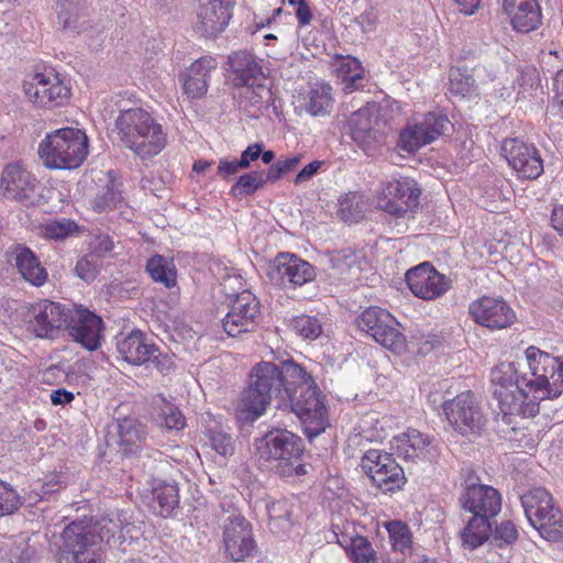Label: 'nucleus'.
I'll list each match as a JSON object with an SVG mask.
<instances>
[{
  "label": "nucleus",
  "instance_id": "50",
  "mask_svg": "<svg viewBox=\"0 0 563 563\" xmlns=\"http://www.w3.org/2000/svg\"><path fill=\"white\" fill-rule=\"evenodd\" d=\"M292 329L297 334L310 340L317 339L322 332V327L318 318L306 314L294 319Z\"/></svg>",
  "mask_w": 563,
  "mask_h": 563
},
{
  "label": "nucleus",
  "instance_id": "14",
  "mask_svg": "<svg viewBox=\"0 0 563 563\" xmlns=\"http://www.w3.org/2000/svg\"><path fill=\"white\" fill-rule=\"evenodd\" d=\"M260 300L249 290L238 294L231 302L230 310L222 319L223 330L230 336L255 331L261 321Z\"/></svg>",
  "mask_w": 563,
  "mask_h": 563
},
{
  "label": "nucleus",
  "instance_id": "28",
  "mask_svg": "<svg viewBox=\"0 0 563 563\" xmlns=\"http://www.w3.org/2000/svg\"><path fill=\"white\" fill-rule=\"evenodd\" d=\"M117 350L129 364L141 365L150 361L157 347L147 342L142 331L134 330L118 341Z\"/></svg>",
  "mask_w": 563,
  "mask_h": 563
},
{
  "label": "nucleus",
  "instance_id": "38",
  "mask_svg": "<svg viewBox=\"0 0 563 563\" xmlns=\"http://www.w3.org/2000/svg\"><path fill=\"white\" fill-rule=\"evenodd\" d=\"M153 500L157 505V512L168 517L179 503L178 487L175 483H163L153 488Z\"/></svg>",
  "mask_w": 563,
  "mask_h": 563
},
{
  "label": "nucleus",
  "instance_id": "55",
  "mask_svg": "<svg viewBox=\"0 0 563 563\" xmlns=\"http://www.w3.org/2000/svg\"><path fill=\"white\" fill-rule=\"evenodd\" d=\"M333 533L336 542L347 552L356 544V538H362L356 533L353 522H346L343 526L333 525Z\"/></svg>",
  "mask_w": 563,
  "mask_h": 563
},
{
  "label": "nucleus",
  "instance_id": "58",
  "mask_svg": "<svg viewBox=\"0 0 563 563\" xmlns=\"http://www.w3.org/2000/svg\"><path fill=\"white\" fill-rule=\"evenodd\" d=\"M521 92H528L537 89L540 85V74L534 66H527L520 71L517 79Z\"/></svg>",
  "mask_w": 563,
  "mask_h": 563
},
{
  "label": "nucleus",
  "instance_id": "10",
  "mask_svg": "<svg viewBox=\"0 0 563 563\" xmlns=\"http://www.w3.org/2000/svg\"><path fill=\"white\" fill-rule=\"evenodd\" d=\"M23 90L34 106L53 109L62 107L70 98V88L54 69H44L24 80Z\"/></svg>",
  "mask_w": 563,
  "mask_h": 563
},
{
  "label": "nucleus",
  "instance_id": "63",
  "mask_svg": "<svg viewBox=\"0 0 563 563\" xmlns=\"http://www.w3.org/2000/svg\"><path fill=\"white\" fill-rule=\"evenodd\" d=\"M296 16L301 26L308 25L311 22L312 13L306 0L297 1Z\"/></svg>",
  "mask_w": 563,
  "mask_h": 563
},
{
  "label": "nucleus",
  "instance_id": "57",
  "mask_svg": "<svg viewBox=\"0 0 563 563\" xmlns=\"http://www.w3.org/2000/svg\"><path fill=\"white\" fill-rule=\"evenodd\" d=\"M210 444L217 453L224 457L234 453L233 440L228 433L213 431L210 435Z\"/></svg>",
  "mask_w": 563,
  "mask_h": 563
},
{
  "label": "nucleus",
  "instance_id": "8",
  "mask_svg": "<svg viewBox=\"0 0 563 563\" xmlns=\"http://www.w3.org/2000/svg\"><path fill=\"white\" fill-rule=\"evenodd\" d=\"M453 430L463 437H479L485 430L486 417L472 391H464L442 405Z\"/></svg>",
  "mask_w": 563,
  "mask_h": 563
},
{
  "label": "nucleus",
  "instance_id": "34",
  "mask_svg": "<svg viewBox=\"0 0 563 563\" xmlns=\"http://www.w3.org/2000/svg\"><path fill=\"white\" fill-rule=\"evenodd\" d=\"M429 443L427 435L416 429H410L394 439L393 448L404 460H415L423 455Z\"/></svg>",
  "mask_w": 563,
  "mask_h": 563
},
{
  "label": "nucleus",
  "instance_id": "60",
  "mask_svg": "<svg viewBox=\"0 0 563 563\" xmlns=\"http://www.w3.org/2000/svg\"><path fill=\"white\" fill-rule=\"evenodd\" d=\"M148 362H151L161 373L169 372L174 365L173 358L168 354L162 353L158 349L153 355H151Z\"/></svg>",
  "mask_w": 563,
  "mask_h": 563
},
{
  "label": "nucleus",
  "instance_id": "39",
  "mask_svg": "<svg viewBox=\"0 0 563 563\" xmlns=\"http://www.w3.org/2000/svg\"><path fill=\"white\" fill-rule=\"evenodd\" d=\"M333 276L347 282L352 279L360 271L357 256L351 251H338L330 257Z\"/></svg>",
  "mask_w": 563,
  "mask_h": 563
},
{
  "label": "nucleus",
  "instance_id": "16",
  "mask_svg": "<svg viewBox=\"0 0 563 563\" xmlns=\"http://www.w3.org/2000/svg\"><path fill=\"white\" fill-rule=\"evenodd\" d=\"M68 312L64 306L49 300L34 303L30 310L27 331L40 339H55L66 325Z\"/></svg>",
  "mask_w": 563,
  "mask_h": 563
},
{
  "label": "nucleus",
  "instance_id": "3",
  "mask_svg": "<svg viewBox=\"0 0 563 563\" xmlns=\"http://www.w3.org/2000/svg\"><path fill=\"white\" fill-rule=\"evenodd\" d=\"M114 125L121 143L141 159L156 156L166 146L162 125L142 108L120 110Z\"/></svg>",
  "mask_w": 563,
  "mask_h": 563
},
{
  "label": "nucleus",
  "instance_id": "32",
  "mask_svg": "<svg viewBox=\"0 0 563 563\" xmlns=\"http://www.w3.org/2000/svg\"><path fill=\"white\" fill-rule=\"evenodd\" d=\"M119 444L124 454L136 453L145 443L146 428L139 420L124 418L118 422Z\"/></svg>",
  "mask_w": 563,
  "mask_h": 563
},
{
  "label": "nucleus",
  "instance_id": "61",
  "mask_svg": "<svg viewBox=\"0 0 563 563\" xmlns=\"http://www.w3.org/2000/svg\"><path fill=\"white\" fill-rule=\"evenodd\" d=\"M240 169H243L240 166V162L236 159L229 161L227 158H222L219 161L218 165V175L223 179L229 178L232 175H235Z\"/></svg>",
  "mask_w": 563,
  "mask_h": 563
},
{
  "label": "nucleus",
  "instance_id": "4",
  "mask_svg": "<svg viewBox=\"0 0 563 563\" xmlns=\"http://www.w3.org/2000/svg\"><path fill=\"white\" fill-rule=\"evenodd\" d=\"M38 155L47 168H78L88 155V137L75 128L55 130L40 143Z\"/></svg>",
  "mask_w": 563,
  "mask_h": 563
},
{
  "label": "nucleus",
  "instance_id": "24",
  "mask_svg": "<svg viewBox=\"0 0 563 563\" xmlns=\"http://www.w3.org/2000/svg\"><path fill=\"white\" fill-rule=\"evenodd\" d=\"M229 78L235 87L263 88L264 73L257 58L247 51H238L228 58Z\"/></svg>",
  "mask_w": 563,
  "mask_h": 563
},
{
  "label": "nucleus",
  "instance_id": "2",
  "mask_svg": "<svg viewBox=\"0 0 563 563\" xmlns=\"http://www.w3.org/2000/svg\"><path fill=\"white\" fill-rule=\"evenodd\" d=\"M255 448L260 467L280 477L306 474L302 440L295 433L286 429H272L256 439Z\"/></svg>",
  "mask_w": 563,
  "mask_h": 563
},
{
  "label": "nucleus",
  "instance_id": "35",
  "mask_svg": "<svg viewBox=\"0 0 563 563\" xmlns=\"http://www.w3.org/2000/svg\"><path fill=\"white\" fill-rule=\"evenodd\" d=\"M492 520L481 516H472L461 532L462 543L465 548L474 550L489 539Z\"/></svg>",
  "mask_w": 563,
  "mask_h": 563
},
{
  "label": "nucleus",
  "instance_id": "27",
  "mask_svg": "<svg viewBox=\"0 0 563 563\" xmlns=\"http://www.w3.org/2000/svg\"><path fill=\"white\" fill-rule=\"evenodd\" d=\"M217 69L211 56H203L190 65L183 75L184 92L191 99L201 98L208 90L210 73Z\"/></svg>",
  "mask_w": 563,
  "mask_h": 563
},
{
  "label": "nucleus",
  "instance_id": "64",
  "mask_svg": "<svg viewBox=\"0 0 563 563\" xmlns=\"http://www.w3.org/2000/svg\"><path fill=\"white\" fill-rule=\"evenodd\" d=\"M71 561L74 563H103L101 554L91 549L82 553H77Z\"/></svg>",
  "mask_w": 563,
  "mask_h": 563
},
{
  "label": "nucleus",
  "instance_id": "54",
  "mask_svg": "<svg viewBox=\"0 0 563 563\" xmlns=\"http://www.w3.org/2000/svg\"><path fill=\"white\" fill-rule=\"evenodd\" d=\"M21 505L20 497L10 485L0 481V517L10 515Z\"/></svg>",
  "mask_w": 563,
  "mask_h": 563
},
{
  "label": "nucleus",
  "instance_id": "13",
  "mask_svg": "<svg viewBox=\"0 0 563 563\" xmlns=\"http://www.w3.org/2000/svg\"><path fill=\"white\" fill-rule=\"evenodd\" d=\"M449 125L451 123L445 114L429 112L420 121L408 123L402 129L398 147L407 153H415L444 134Z\"/></svg>",
  "mask_w": 563,
  "mask_h": 563
},
{
  "label": "nucleus",
  "instance_id": "40",
  "mask_svg": "<svg viewBox=\"0 0 563 563\" xmlns=\"http://www.w3.org/2000/svg\"><path fill=\"white\" fill-rule=\"evenodd\" d=\"M475 90V79L466 67H452L449 73V91L464 98Z\"/></svg>",
  "mask_w": 563,
  "mask_h": 563
},
{
  "label": "nucleus",
  "instance_id": "47",
  "mask_svg": "<svg viewBox=\"0 0 563 563\" xmlns=\"http://www.w3.org/2000/svg\"><path fill=\"white\" fill-rule=\"evenodd\" d=\"M124 528L121 525L120 520L106 519L103 518L98 527L92 528V532L98 533V538L101 542H106L107 544H117V541L124 540Z\"/></svg>",
  "mask_w": 563,
  "mask_h": 563
},
{
  "label": "nucleus",
  "instance_id": "7",
  "mask_svg": "<svg viewBox=\"0 0 563 563\" xmlns=\"http://www.w3.org/2000/svg\"><path fill=\"white\" fill-rule=\"evenodd\" d=\"M249 378L272 398L286 399L289 393L296 390V384L305 383V368L292 360L280 365L261 362L252 368Z\"/></svg>",
  "mask_w": 563,
  "mask_h": 563
},
{
  "label": "nucleus",
  "instance_id": "46",
  "mask_svg": "<svg viewBox=\"0 0 563 563\" xmlns=\"http://www.w3.org/2000/svg\"><path fill=\"white\" fill-rule=\"evenodd\" d=\"M266 184L263 172H252L241 175L231 188L233 197L251 196Z\"/></svg>",
  "mask_w": 563,
  "mask_h": 563
},
{
  "label": "nucleus",
  "instance_id": "15",
  "mask_svg": "<svg viewBox=\"0 0 563 563\" xmlns=\"http://www.w3.org/2000/svg\"><path fill=\"white\" fill-rule=\"evenodd\" d=\"M420 189L410 178L393 179L382 189L378 206L384 211L404 217L419 205Z\"/></svg>",
  "mask_w": 563,
  "mask_h": 563
},
{
  "label": "nucleus",
  "instance_id": "29",
  "mask_svg": "<svg viewBox=\"0 0 563 563\" xmlns=\"http://www.w3.org/2000/svg\"><path fill=\"white\" fill-rule=\"evenodd\" d=\"M97 537L92 528L82 521H73L62 533V552H67L74 559L77 553L90 550L96 544Z\"/></svg>",
  "mask_w": 563,
  "mask_h": 563
},
{
  "label": "nucleus",
  "instance_id": "5",
  "mask_svg": "<svg viewBox=\"0 0 563 563\" xmlns=\"http://www.w3.org/2000/svg\"><path fill=\"white\" fill-rule=\"evenodd\" d=\"M295 391L289 393L291 411L299 418L303 432L311 441L329 426L328 407L324 397L314 380L305 371V383L296 384Z\"/></svg>",
  "mask_w": 563,
  "mask_h": 563
},
{
  "label": "nucleus",
  "instance_id": "6",
  "mask_svg": "<svg viewBox=\"0 0 563 563\" xmlns=\"http://www.w3.org/2000/svg\"><path fill=\"white\" fill-rule=\"evenodd\" d=\"M520 501L528 521L542 538L551 542L563 539V514L554 506L547 489L532 488L520 497Z\"/></svg>",
  "mask_w": 563,
  "mask_h": 563
},
{
  "label": "nucleus",
  "instance_id": "48",
  "mask_svg": "<svg viewBox=\"0 0 563 563\" xmlns=\"http://www.w3.org/2000/svg\"><path fill=\"white\" fill-rule=\"evenodd\" d=\"M517 527L509 520L501 521L490 533V544L503 548L514 544L518 539Z\"/></svg>",
  "mask_w": 563,
  "mask_h": 563
},
{
  "label": "nucleus",
  "instance_id": "36",
  "mask_svg": "<svg viewBox=\"0 0 563 563\" xmlns=\"http://www.w3.org/2000/svg\"><path fill=\"white\" fill-rule=\"evenodd\" d=\"M146 271L156 283L163 284L166 288L176 286L177 271L173 260L155 255L147 261Z\"/></svg>",
  "mask_w": 563,
  "mask_h": 563
},
{
  "label": "nucleus",
  "instance_id": "9",
  "mask_svg": "<svg viewBox=\"0 0 563 563\" xmlns=\"http://www.w3.org/2000/svg\"><path fill=\"white\" fill-rule=\"evenodd\" d=\"M265 273L271 284L285 291L295 290L316 278L314 267L290 252H279L267 263Z\"/></svg>",
  "mask_w": 563,
  "mask_h": 563
},
{
  "label": "nucleus",
  "instance_id": "31",
  "mask_svg": "<svg viewBox=\"0 0 563 563\" xmlns=\"http://www.w3.org/2000/svg\"><path fill=\"white\" fill-rule=\"evenodd\" d=\"M14 262L22 277L33 286L40 287L46 283L47 271L41 264L35 253L29 247L16 246Z\"/></svg>",
  "mask_w": 563,
  "mask_h": 563
},
{
  "label": "nucleus",
  "instance_id": "45",
  "mask_svg": "<svg viewBox=\"0 0 563 563\" xmlns=\"http://www.w3.org/2000/svg\"><path fill=\"white\" fill-rule=\"evenodd\" d=\"M365 210L363 196L357 192H350L340 199L339 213L346 222H357L363 218Z\"/></svg>",
  "mask_w": 563,
  "mask_h": 563
},
{
  "label": "nucleus",
  "instance_id": "11",
  "mask_svg": "<svg viewBox=\"0 0 563 563\" xmlns=\"http://www.w3.org/2000/svg\"><path fill=\"white\" fill-rule=\"evenodd\" d=\"M353 141L365 152L375 150L386 143L387 123L379 118L377 103H367L353 112L349 120Z\"/></svg>",
  "mask_w": 563,
  "mask_h": 563
},
{
  "label": "nucleus",
  "instance_id": "43",
  "mask_svg": "<svg viewBox=\"0 0 563 563\" xmlns=\"http://www.w3.org/2000/svg\"><path fill=\"white\" fill-rule=\"evenodd\" d=\"M58 23L64 30H76L84 10V0H58Z\"/></svg>",
  "mask_w": 563,
  "mask_h": 563
},
{
  "label": "nucleus",
  "instance_id": "53",
  "mask_svg": "<svg viewBox=\"0 0 563 563\" xmlns=\"http://www.w3.org/2000/svg\"><path fill=\"white\" fill-rule=\"evenodd\" d=\"M121 200L122 196L118 189L106 187L101 194L95 197L92 207L98 212H106L117 208Z\"/></svg>",
  "mask_w": 563,
  "mask_h": 563
},
{
  "label": "nucleus",
  "instance_id": "56",
  "mask_svg": "<svg viewBox=\"0 0 563 563\" xmlns=\"http://www.w3.org/2000/svg\"><path fill=\"white\" fill-rule=\"evenodd\" d=\"M161 423L167 429L180 430L185 427V418L180 410L172 404H165L159 413Z\"/></svg>",
  "mask_w": 563,
  "mask_h": 563
},
{
  "label": "nucleus",
  "instance_id": "33",
  "mask_svg": "<svg viewBox=\"0 0 563 563\" xmlns=\"http://www.w3.org/2000/svg\"><path fill=\"white\" fill-rule=\"evenodd\" d=\"M331 87L323 82H317L310 87L303 96V108L312 117L330 114L333 107Z\"/></svg>",
  "mask_w": 563,
  "mask_h": 563
},
{
  "label": "nucleus",
  "instance_id": "44",
  "mask_svg": "<svg viewBox=\"0 0 563 563\" xmlns=\"http://www.w3.org/2000/svg\"><path fill=\"white\" fill-rule=\"evenodd\" d=\"M386 529L388 531L393 549L405 555L410 554L412 548V534L409 527L401 521L394 520L386 523Z\"/></svg>",
  "mask_w": 563,
  "mask_h": 563
},
{
  "label": "nucleus",
  "instance_id": "59",
  "mask_svg": "<svg viewBox=\"0 0 563 563\" xmlns=\"http://www.w3.org/2000/svg\"><path fill=\"white\" fill-rule=\"evenodd\" d=\"M262 148V143H254L249 145L241 154V158L239 159L240 166L243 169L247 168L251 162L256 161L261 156Z\"/></svg>",
  "mask_w": 563,
  "mask_h": 563
},
{
  "label": "nucleus",
  "instance_id": "30",
  "mask_svg": "<svg viewBox=\"0 0 563 563\" xmlns=\"http://www.w3.org/2000/svg\"><path fill=\"white\" fill-rule=\"evenodd\" d=\"M272 399L249 378L247 387L241 393L238 410L244 420L254 421L266 411Z\"/></svg>",
  "mask_w": 563,
  "mask_h": 563
},
{
  "label": "nucleus",
  "instance_id": "23",
  "mask_svg": "<svg viewBox=\"0 0 563 563\" xmlns=\"http://www.w3.org/2000/svg\"><path fill=\"white\" fill-rule=\"evenodd\" d=\"M462 507L473 516L493 520L501 509V496L497 489L483 484L467 485L460 498Z\"/></svg>",
  "mask_w": 563,
  "mask_h": 563
},
{
  "label": "nucleus",
  "instance_id": "51",
  "mask_svg": "<svg viewBox=\"0 0 563 563\" xmlns=\"http://www.w3.org/2000/svg\"><path fill=\"white\" fill-rule=\"evenodd\" d=\"M346 554L353 563H378L376 552L365 537L356 538V544Z\"/></svg>",
  "mask_w": 563,
  "mask_h": 563
},
{
  "label": "nucleus",
  "instance_id": "37",
  "mask_svg": "<svg viewBox=\"0 0 563 563\" xmlns=\"http://www.w3.org/2000/svg\"><path fill=\"white\" fill-rule=\"evenodd\" d=\"M389 322L394 324L395 318L387 310L379 307H369L358 317V328L372 338L376 336L378 331Z\"/></svg>",
  "mask_w": 563,
  "mask_h": 563
},
{
  "label": "nucleus",
  "instance_id": "20",
  "mask_svg": "<svg viewBox=\"0 0 563 563\" xmlns=\"http://www.w3.org/2000/svg\"><path fill=\"white\" fill-rule=\"evenodd\" d=\"M406 282L411 292L423 300H434L451 287L450 279L428 262L410 268L406 273Z\"/></svg>",
  "mask_w": 563,
  "mask_h": 563
},
{
  "label": "nucleus",
  "instance_id": "21",
  "mask_svg": "<svg viewBox=\"0 0 563 563\" xmlns=\"http://www.w3.org/2000/svg\"><path fill=\"white\" fill-rule=\"evenodd\" d=\"M0 185L5 198L26 206L36 200V178L19 162L9 163L2 170Z\"/></svg>",
  "mask_w": 563,
  "mask_h": 563
},
{
  "label": "nucleus",
  "instance_id": "18",
  "mask_svg": "<svg viewBox=\"0 0 563 563\" xmlns=\"http://www.w3.org/2000/svg\"><path fill=\"white\" fill-rule=\"evenodd\" d=\"M474 321L492 330L509 328L516 321V313L501 297L483 296L470 303Z\"/></svg>",
  "mask_w": 563,
  "mask_h": 563
},
{
  "label": "nucleus",
  "instance_id": "41",
  "mask_svg": "<svg viewBox=\"0 0 563 563\" xmlns=\"http://www.w3.org/2000/svg\"><path fill=\"white\" fill-rule=\"evenodd\" d=\"M338 76L344 82L343 90L351 93L360 87V81L363 79V68L361 63L353 57L342 58L338 66Z\"/></svg>",
  "mask_w": 563,
  "mask_h": 563
},
{
  "label": "nucleus",
  "instance_id": "17",
  "mask_svg": "<svg viewBox=\"0 0 563 563\" xmlns=\"http://www.w3.org/2000/svg\"><path fill=\"white\" fill-rule=\"evenodd\" d=\"M223 542L228 555L235 562L244 561L255 550L252 527L235 510L223 519Z\"/></svg>",
  "mask_w": 563,
  "mask_h": 563
},
{
  "label": "nucleus",
  "instance_id": "19",
  "mask_svg": "<svg viewBox=\"0 0 563 563\" xmlns=\"http://www.w3.org/2000/svg\"><path fill=\"white\" fill-rule=\"evenodd\" d=\"M503 155L521 178L537 179L543 173V162L533 145L518 137L507 139L501 146Z\"/></svg>",
  "mask_w": 563,
  "mask_h": 563
},
{
  "label": "nucleus",
  "instance_id": "52",
  "mask_svg": "<svg viewBox=\"0 0 563 563\" xmlns=\"http://www.w3.org/2000/svg\"><path fill=\"white\" fill-rule=\"evenodd\" d=\"M77 230V224L68 219L48 222L44 227V235L52 240H64Z\"/></svg>",
  "mask_w": 563,
  "mask_h": 563
},
{
  "label": "nucleus",
  "instance_id": "62",
  "mask_svg": "<svg viewBox=\"0 0 563 563\" xmlns=\"http://www.w3.org/2000/svg\"><path fill=\"white\" fill-rule=\"evenodd\" d=\"M322 162L320 161H313L306 165L296 176L295 184L299 185L307 180H309L313 175L317 174L319 168L321 167Z\"/></svg>",
  "mask_w": 563,
  "mask_h": 563
},
{
  "label": "nucleus",
  "instance_id": "22",
  "mask_svg": "<svg viewBox=\"0 0 563 563\" xmlns=\"http://www.w3.org/2000/svg\"><path fill=\"white\" fill-rule=\"evenodd\" d=\"M65 327L69 335L88 351H95L100 346L102 320L88 309L78 307L69 311Z\"/></svg>",
  "mask_w": 563,
  "mask_h": 563
},
{
  "label": "nucleus",
  "instance_id": "1",
  "mask_svg": "<svg viewBox=\"0 0 563 563\" xmlns=\"http://www.w3.org/2000/svg\"><path fill=\"white\" fill-rule=\"evenodd\" d=\"M530 369L520 374L514 362L501 363L492 372L494 396L510 424L514 417L531 418L540 411V401L555 399L563 394V356H553L531 345L525 351Z\"/></svg>",
  "mask_w": 563,
  "mask_h": 563
},
{
  "label": "nucleus",
  "instance_id": "26",
  "mask_svg": "<svg viewBox=\"0 0 563 563\" xmlns=\"http://www.w3.org/2000/svg\"><path fill=\"white\" fill-rule=\"evenodd\" d=\"M503 8L518 32L529 33L541 24V8L537 0H504Z\"/></svg>",
  "mask_w": 563,
  "mask_h": 563
},
{
  "label": "nucleus",
  "instance_id": "12",
  "mask_svg": "<svg viewBox=\"0 0 563 563\" xmlns=\"http://www.w3.org/2000/svg\"><path fill=\"white\" fill-rule=\"evenodd\" d=\"M361 467L383 493L400 489L406 483L402 467L390 453L368 450L362 457Z\"/></svg>",
  "mask_w": 563,
  "mask_h": 563
},
{
  "label": "nucleus",
  "instance_id": "25",
  "mask_svg": "<svg viewBox=\"0 0 563 563\" xmlns=\"http://www.w3.org/2000/svg\"><path fill=\"white\" fill-rule=\"evenodd\" d=\"M235 0H208L198 12V29L206 36H216L228 25L233 14Z\"/></svg>",
  "mask_w": 563,
  "mask_h": 563
},
{
  "label": "nucleus",
  "instance_id": "49",
  "mask_svg": "<svg viewBox=\"0 0 563 563\" xmlns=\"http://www.w3.org/2000/svg\"><path fill=\"white\" fill-rule=\"evenodd\" d=\"M101 268V262L97 254L90 253L78 260L75 266V274L85 282L96 279Z\"/></svg>",
  "mask_w": 563,
  "mask_h": 563
},
{
  "label": "nucleus",
  "instance_id": "42",
  "mask_svg": "<svg viewBox=\"0 0 563 563\" xmlns=\"http://www.w3.org/2000/svg\"><path fill=\"white\" fill-rule=\"evenodd\" d=\"M373 339L382 346L395 353H401L406 349V336L401 332L400 324L396 319L394 324L387 323Z\"/></svg>",
  "mask_w": 563,
  "mask_h": 563
}]
</instances>
